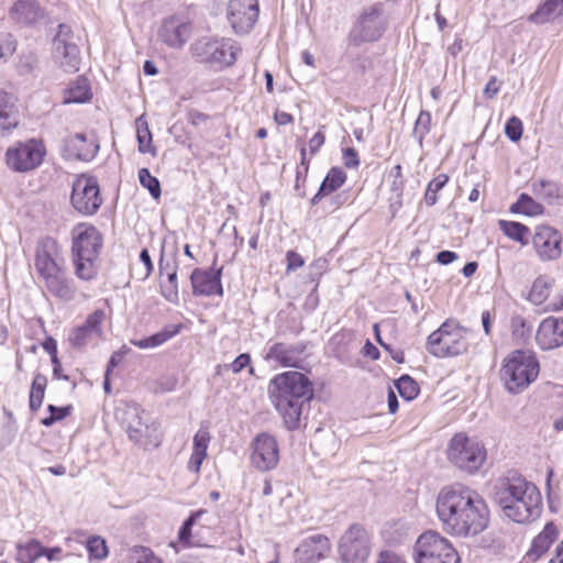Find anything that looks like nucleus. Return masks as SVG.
<instances>
[{
	"instance_id": "nucleus-1",
	"label": "nucleus",
	"mask_w": 563,
	"mask_h": 563,
	"mask_svg": "<svg viewBox=\"0 0 563 563\" xmlns=\"http://www.w3.org/2000/svg\"><path fill=\"white\" fill-rule=\"evenodd\" d=\"M435 510L443 528L459 537L477 536L489 521L484 498L462 484L443 487L438 494Z\"/></svg>"
},
{
	"instance_id": "nucleus-2",
	"label": "nucleus",
	"mask_w": 563,
	"mask_h": 563,
	"mask_svg": "<svg viewBox=\"0 0 563 563\" xmlns=\"http://www.w3.org/2000/svg\"><path fill=\"white\" fill-rule=\"evenodd\" d=\"M313 395L311 380L296 371L277 374L268 384V396L288 430L299 427L302 407Z\"/></svg>"
},
{
	"instance_id": "nucleus-3",
	"label": "nucleus",
	"mask_w": 563,
	"mask_h": 563,
	"mask_svg": "<svg viewBox=\"0 0 563 563\" xmlns=\"http://www.w3.org/2000/svg\"><path fill=\"white\" fill-rule=\"evenodd\" d=\"M494 501L505 517L517 523L534 521L542 510V498L538 487L521 476L500 479L495 486Z\"/></svg>"
},
{
	"instance_id": "nucleus-4",
	"label": "nucleus",
	"mask_w": 563,
	"mask_h": 563,
	"mask_svg": "<svg viewBox=\"0 0 563 563\" xmlns=\"http://www.w3.org/2000/svg\"><path fill=\"white\" fill-rule=\"evenodd\" d=\"M34 269L44 288L54 297L71 301L77 287L67 274L62 246L52 236L37 241L34 254Z\"/></svg>"
},
{
	"instance_id": "nucleus-5",
	"label": "nucleus",
	"mask_w": 563,
	"mask_h": 563,
	"mask_svg": "<svg viewBox=\"0 0 563 563\" xmlns=\"http://www.w3.org/2000/svg\"><path fill=\"white\" fill-rule=\"evenodd\" d=\"M102 247V235L93 225L80 224L73 230L71 258L79 279L97 276L96 261Z\"/></svg>"
},
{
	"instance_id": "nucleus-6",
	"label": "nucleus",
	"mask_w": 563,
	"mask_h": 563,
	"mask_svg": "<svg viewBox=\"0 0 563 563\" xmlns=\"http://www.w3.org/2000/svg\"><path fill=\"white\" fill-rule=\"evenodd\" d=\"M539 362L529 351L517 350L504 361L500 375L509 393L526 389L539 375Z\"/></svg>"
},
{
	"instance_id": "nucleus-7",
	"label": "nucleus",
	"mask_w": 563,
	"mask_h": 563,
	"mask_svg": "<svg viewBox=\"0 0 563 563\" xmlns=\"http://www.w3.org/2000/svg\"><path fill=\"white\" fill-rule=\"evenodd\" d=\"M241 52L238 43L231 38L203 37L191 45L194 57L211 68L221 70L232 66Z\"/></svg>"
},
{
	"instance_id": "nucleus-8",
	"label": "nucleus",
	"mask_w": 563,
	"mask_h": 563,
	"mask_svg": "<svg viewBox=\"0 0 563 563\" xmlns=\"http://www.w3.org/2000/svg\"><path fill=\"white\" fill-rule=\"evenodd\" d=\"M470 334L471 330L448 320L428 336V350L437 357L461 355L468 349Z\"/></svg>"
},
{
	"instance_id": "nucleus-9",
	"label": "nucleus",
	"mask_w": 563,
	"mask_h": 563,
	"mask_svg": "<svg viewBox=\"0 0 563 563\" xmlns=\"http://www.w3.org/2000/svg\"><path fill=\"white\" fill-rule=\"evenodd\" d=\"M446 453L450 463L468 474L477 472L487 456L484 444L466 433H456L451 439Z\"/></svg>"
},
{
	"instance_id": "nucleus-10",
	"label": "nucleus",
	"mask_w": 563,
	"mask_h": 563,
	"mask_svg": "<svg viewBox=\"0 0 563 563\" xmlns=\"http://www.w3.org/2000/svg\"><path fill=\"white\" fill-rule=\"evenodd\" d=\"M123 426L129 439L139 446L150 450L161 444L158 424L141 407L132 405L124 410Z\"/></svg>"
},
{
	"instance_id": "nucleus-11",
	"label": "nucleus",
	"mask_w": 563,
	"mask_h": 563,
	"mask_svg": "<svg viewBox=\"0 0 563 563\" xmlns=\"http://www.w3.org/2000/svg\"><path fill=\"white\" fill-rule=\"evenodd\" d=\"M387 24L388 18L384 4L380 2L371 4L361 12L349 33L347 40L354 46L377 41L386 31Z\"/></svg>"
},
{
	"instance_id": "nucleus-12",
	"label": "nucleus",
	"mask_w": 563,
	"mask_h": 563,
	"mask_svg": "<svg viewBox=\"0 0 563 563\" xmlns=\"http://www.w3.org/2000/svg\"><path fill=\"white\" fill-rule=\"evenodd\" d=\"M46 146L42 140L18 141L9 146L4 154L8 168L14 173H30L38 168L45 156Z\"/></svg>"
},
{
	"instance_id": "nucleus-13",
	"label": "nucleus",
	"mask_w": 563,
	"mask_h": 563,
	"mask_svg": "<svg viewBox=\"0 0 563 563\" xmlns=\"http://www.w3.org/2000/svg\"><path fill=\"white\" fill-rule=\"evenodd\" d=\"M338 552L341 563H367L372 552V539L367 530L354 523L341 536Z\"/></svg>"
},
{
	"instance_id": "nucleus-14",
	"label": "nucleus",
	"mask_w": 563,
	"mask_h": 563,
	"mask_svg": "<svg viewBox=\"0 0 563 563\" xmlns=\"http://www.w3.org/2000/svg\"><path fill=\"white\" fill-rule=\"evenodd\" d=\"M53 58L66 73L73 74L79 70L80 52L74 41V33L67 24L58 25L57 34L53 40Z\"/></svg>"
},
{
	"instance_id": "nucleus-15",
	"label": "nucleus",
	"mask_w": 563,
	"mask_h": 563,
	"mask_svg": "<svg viewBox=\"0 0 563 563\" xmlns=\"http://www.w3.org/2000/svg\"><path fill=\"white\" fill-rule=\"evenodd\" d=\"M70 201L79 213L95 214L102 203L97 179L86 175L78 176L73 183Z\"/></svg>"
},
{
	"instance_id": "nucleus-16",
	"label": "nucleus",
	"mask_w": 563,
	"mask_h": 563,
	"mask_svg": "<svg viewBox=\"0 0 563 563\" xmlns=\"http://www.w3.org/2000/svg\"><path fill=\"white\" fill-rule=\"evenodd\" d=\"M260 14L257 0H230L228 21L236 34H246L255 25Z\"/></svg>"
},
{
	"instance_id": "nucleus-17",
	"label": "nucleus",
	"mask_w": 563,
	"mask_h": 563,
	"mask_svg": "<svg viewBox=\"0 0 563 563\" xmlns=\"http://www.w3.org/2000/svg\"><path fill=\"white\" fill-rule=\"evenodd\" d=\"M279 462V449L276 439L268 433L258 434L252 443L251 463L262 472L274 470Z\"/></svg>"
},
{
	"instance_id": "nucleus-18",
	"label": "nucleus",
	"mask_w": 563,
	"mask_h": 563,
	"mask_svg": "<svg viewBox=\"0 0 563 563\" xmlns=\"http://www.w3.org/2000/svg\"><path fill=\"white\" fill-rule=\"evenodd\" d=\"M306 350L307 343L305 342H275L267 346L264 360L266 362H274L283 367H300Z\"/></svg>"
},
{
	"instance_id": "nucleus-19",
	"label": "nucleus",
	"mask_w": 563,
	"mask_h": 563,
	"mask_svg": "<svg viewBox=\"0 0 563 563\" xmlns=\"http://www.w3.org/2000/svg\"><path fill=\"white\" fill-rule=\"evenodd\" d=\"M424 563H460L457 552L434 531H424Z\"/></svg>"
},
{
	"instance_id": "nucleus-20",
	"label": "nucleus",
	"mask_w": 563,
	"mask_h": 563,
	"mask_svg": "<svg viewBox=\"0 0 563 563\" xmlns=\"http://www.w3.org/2000/svg\"><path fill=\"white\" fill-rule=\"evenodd\" d=\"M99 151V144L95 135L87 136L84 133H76L64 140L63 156L66 159L90 162Z\"/></svg>"
},
{
	"instance_id": "nucleus-21",
	"label": "nucleus",
	"mask_w": 563,
	"mask_h": 563,
	"mask_svg": "<svg viewBox=\"0 0 563 563\" xmlns=\"http://www.w3.org/2000/svg\"><path fill=\"white\" fill-rule=\"evenodd\" d=\"M191 34V25L180 16L165 19L158 29V38L172 48H181Z\"/></svg>"
},
{
	"instance_id": "nucleus-22",
	"label": "nucleus",
	"mask_w": 563,
	"mask_h": 563,
	"mask_svg": "<svg viewBox=\"0 0 563 563\" xmlns=\"http://www.w3.org/2000/svg\"><path fill=\"white\" fill-rule=\"evenodd\" d=\"M331 550L330 540L320 533L307 537L295 549L296 563H313L323 559Z\"/></svg>"
},
{
	"instance_id": "nucleus-23",
	"label": "nucleus",
	"mask_w": 563,
	"mask_h": 563,
	"mask_svg": "<svg viewBox=\"0 0 563 563\" xmlns=\"http://www.w3.org/2000/svg\"><path fill=\"white\" fill-rule=\"evenodd\" d=\"M223 267H220L216 271H202L200 268H195L190 275V282L192 286V294L195 296H212V295H223V288L221 285V276H222Z\"/></svg>"
},
{
	"instance_id": "nucleus-24",
	"label": "nucleus",
	"mask_w": 563,
	"mask_h": 563,
	"mask_svg": "<svg viewBox=\"0 0 563 563\" xmlns=\"http://www.w3.org/2000/svg\"><path fill=\"white\" fill-rule=\"evenodd\" d=\"M533 245L542 260H555L561 255V235L551 227H538Z\"/></svg>"
},
{
	"instance_id": "nucleus-25",
	"label": "nucleus",
	"mask_w": 563,
	"mask_h": 563,
	"mask_svg": "<svg viewBox=\"0 0 563 563\" xmlns=\"http://www.w3.org/2000/svg\"><path fill=\"white\" fill-rule=\"evenodd\" d=\"M536 340L542 350H552L563 345V318L544 319L537 331Z\"/></svg>"
},
{
	"instance_id": "nucleus-26",
	"label": "nucleus",
	"mask_w": 563,
	"mask_h": 563,
	"mask_svg": "<svg viewBox=\"0 0 563 563\" xmlns=\"http://www.w3.org/2000/svg\"><path fill=\"white\" fill-rule=\"evenodd\" d=\"M16 97L12 92L0 89V133L10 134L20 124V111Z\"/></svg>"
},
{
	"instance_id": "nucleus-27",
	"label": "nucleus",
	"mask_w": 563,
	"mask_h": 563,
	"mask_svg": "<svg viewBox=\"0 0 563 563\" xmlns=\"http://www.w3.org/2000/svg\"><path fill=\"white\" fill-rule=\"evenodd\" d=\"M104 312L96 310L88 316L85 323L76 329L69 335V342L74 347L86 346L93 334L100 332V324L103 320Z\"/></svg>"
},
{
	"instance_id": "nucleus-28",
	"label": "nucleus",
	"mask_w": 563,
	"mask_h": 563,
	"mask_svg": "<svg viewBox=\"0 0 563 563\" xmlns=\"http://www.w3.org/2000/svg\"><path fill=\"white\" fill-rule=\"evenodd\" d=\"M43 16L37 0H18L10 9V18L19 23L32 24Z\"/></svg>"
},
{
	"instance_id": "nucleus-29",
	"label": "nucleus",
	"mask_w": 563,
	"mask_h": 563,
	"mask_svg": "<svg viewBox=\"0 0 563 563\" xmlns=\"http://www.w3.org/2000/svg\"><path fill=\"white\" fill-rule=\"evenodd\" d=\"M346 180V174L339 167H332L320 185L317 194L311 198V205H318L325 196L339 189Z\"/></svg>"
},
{
	"instance_id": "nucleus-30",
	"label": "nucleus",
	"mask_w": 563,
	"mask_h": 563,
	"mask_svg": "<svg viewBox=\"0 0 563 563\" xmlns=\"http://www.w3.org/2000/svg\"><path fill=\"white\" fill-rule=\"evenodd\" d=\"M559 531L553 522L547 523L543 530L533 539L528 556L532 558L533 561L538 560L549 550L550 545L556 540Z\"/></svg>"
},
{
	"instance_id": "nucleus-31",
	"label": "nucleus",
	"mask_w": 563,
	"mask_h": 563,
	"mask_svg": "<svg viewBox=\"0 0 563 563\" xmlns=\"http://www.w3.org/2000/svg\"><path fill=\"white\" fill-rule=\"evenodd\" d=\"M180 330L181 324H168L162 331L153 335L131 340V344L142 350L154 349L176 336Z\"/></svg>"
},
{
	"instance_id": "nucleus-32",
	"label": "nucleus",
	"mask_w": 563,
	"mask_h": 563,
	"mask_svg": "<svg viewBox=\"0 0 563 563\" xmlns=\"http://www.w3.org/2000/svg\"><path fill=\"white\" fill-rule=\"evenodd\" d=\"M91 98L89 82L84 77H78L66 90V103H82Z\"/></svg>"
},
{
	"instance_id": "nucleus-33",
	"label": "nucleus",
	"mask_w": 563,
	"mask_h": 563,
	"mask_svg": "<svg viewBox=\"0 0 563 563\" xmlns=\"http://www.w3.org/2000/svg\"><path fill=\"white\" fill-rule=\"evenodd\" d=\"M563 14V0H547L530 15L534 23H544Z\"/></svg>"
},
{
	"instance_id": "nucleus-34",
	"label": "nucleus",
	"mask_w": 563,
	"mask_h": 563,
	"mask_svg": "<svg viewBox=\"0 0 563 563\" xmlns=\"http://www.w3.org/2000/svg\"><path fill=\"white\" fill-rule=\"evenodd\" d=\"M44 547L41 543L32 539L24 544L19 543L16 545L15 560L19 563H34L37 559L43 556Z\"/></svg>"
},
{
	"instance_id": "nucleus-35",
	"label": "nucleus",
	"mask_w": 563,
	"mask_h": 563,
	"mask_svg": "<svg viewBox=\"0 0 563 563\" xmlns=\"http://www.w3.org/2000/svg\"><path fill=\"white\" fill-rule=\"evenodd\" d=\"M553 280L548 276H539L532 284L528 299L534 305L543 303L552 289Z\"/></svg>"
},
{
	"instance_id": "nucleus-36",
	"label": "nucleus",
	"mask_w": 563,
	"mask_h": 563,
	"mask_svg": "<svg viewBox=\"0 0 563 563\" xmlns=\"http://www.w3.org/2000/svg\"><path fill=\"white\" fill-rule=\"evenodd\" d=\"M46 385V376L41 373H37L33 378L29 396V407L31 411H37L41 408L45 395Z\"/></svg>"
},
{
	"instance_id": "nucleus-37",
	"label": "nucleus",
	"mask_w": 563,
	"mask_h": 563,
	"mask_svg": "<svg viewBox=\"0 0 563 563\" xmlns=\"http://www.w3.org/2000/svg\"><path fill=\"white\" fill-rule=\"evenodd\" d=\"M512 212L521 213L528 217H534L543 213V206L530 196L521 194L517 202L510 208Z\"/></svg>"
},
{
	"instance_id": "nucleus-38",
	"label": "nucleus",
	"mask_w": 563,
	"mask_h": 563,
	"mask_svg": "<svg viewBox=\"0 0 563 563\" xmlns=\"http://www.w3.org/2000/svg\"><path fill=\"white\" fill-rule=\"evenodd\" d=\"M136 137L139 143V151L143 154L151 153L152 155H156V148L152 145V133L150 131L148 124L145 121H137V131Z\"/></svg>"
},
{
	"instance_id": "nucleus-39",
	"label": "nucleus",
	"mask_w": 563,
	"mask_h": 563,
	"mask_svg": "<svg viewBox=\"0 0 563 563\" xmlns=\"http://www.w3.org/2000/svg\"><path fill=\"white\" fill-rule=\"evenodd\" d=\"M38 67V57L35 52H22L15 65L16 71L21 76L31 75Z\"/></svg>"
},
{
	"instance_id": "nucleus-40",
	"label": "nucleus",
	"mask_w": 563,
	"mask_h": 563,
	"mask_svg": "<svg viewBox=\"0 0 563 563\" xmlns=\"http://www.w3.org/2000/svg\"><path fill=\"white\" fill-rule=\"evenodd\" d=\"M499 228L505 235L518 242H523L529 234V229L526 225L515 221L500 220Z\"/></svg>"
},
{
	"instance_id": "nucleus-41",
	"label": "nucleus",
	"mask_w": 563,
	"mask_h": 563,
	"mask_svg": "<svg viewBox=\"0 0 563 563\" xmlns=\"http://www.w3.org/2000/svg\"><path fill=\"white\" fill-rule=\"evenodd\" d=\"M395 386L405 400H412L419 394L418 384L408 375H402L395 380Z\"/></svg>"
},
{
	"instance_id": "nucleus-42",
	"label": "nucleus",
	"mask_w": 563,
	"mask_h": 563,
	"mask_svg": "<svg viewBox=\"0 0 563 563\" xmlns=\"http://www.w3.org/2000/svg\"><path fill=\"white\" fill-rule=\"evenodd\" d=\"M207 511L199 509L190 514V516L184 521L178 531V540L183 544H189L191 538V529L194 525L200 519Z\"/></svg>"
},
{
	"instance_id": "nucleus-43",
	"label": "nucleus",
	"mask_w": 563,
	"mask_h": 563,
	"mask_svg": "<svg viewBox=\"0 0 563 563\" xmlns=\"http://www.w3.org/2000/svg\"><path fill=\"white\" fill-rule=\"evenodd\" d=\"M139 181L144 188L148 190L154 199L161 197V184L156 177L151 175L147 168H141L139 170Z\"/></svg>"
},
{
	"instance_id": "nucleus-44",
	"label": "nucleus",
	"mask_w": 563,
	"mask_h": 563,
	"mask_svg": "<svg viewBox=\"0 0 563 563\" xmlns=\"http://www.w3.org/2000/svg\"><path fill=\"white\" fill-rule=\"evenodd\" d=\"M18 42L11 33H0V63H7L15 53Z\"/></svg>"
},
{
	"instance_id": "nucleus-45",
	"label": "nucleus",
	"mask_w": 563,
	"mask_h": 563,
	"mask_svg": "<svg viewBox=\"0 0 563 563\" xmlns=\"http://www.w3.org/2000/svg\"><path fill=\"white\" fill-rule=\"evenodd\" d=\"M448 180L449 177L445 174H440L429 183L428 188L424 191V201L429 206H433L438 202L437 192L445 186Z\"/></svg>"
},
{
	"instance_id": "nucleus-46",
	"label": "nucleus",
	"mask_w": 563,
	"mask_h": 563,
	"mask_svg": "<svg viewBox=\"0 0 563 563\" xmlns=\"http://www.w3.org/2000/svg\"><path fill=\"white\" fill-rule=\"evenodd\" d=\"M71 409H73L71 406L57 407L54 405H48L47 410H48L49 415L47 417L43 418L41 420V423L44 427H51L55 422L60 421L64 418H66L70 413Z\"/></svg>"
},
{
	"instance_id": "nucleus-47",
	"label": "nucleus",
	"mask_w": 563,
	"mask_h": 563,
	"mask_svg": "<svg viewBox=\"0 0 563 563\" xmlns=\"http://www.w3.org/2000/svg\"><path fill=\"white\" fill-rule=\"evenodd\" d=\"M210 433L208 429L200 428L192 440V453L207 457V450L210 442Z\"/></svg>"
},
{
	"instance_id": "nucleus-48",
	"label": "nucleus",
	"mask_w": 563,
	"mask_h": 563,
	"mask_svg": "<svg viewBox=\"0 0 563 563\" xmlns=\"http://www.w3.org/2000/svg\"><path fill=\"white\" fill-rule=\"evenodd\" d=\"M86 549L90 556L95 559H103L108 554L107 545L100 537H91L87 540Z\"/></svg>"
},
{
	"instance_id": "nucleus-49",
	"label": "nucleus",
	"mask_w": 563,
	"mask_h": 563,
	"mask_svg": "<svg viewBox=\"0 0 563 563\" xmlns=\"http://www.w3.org/2000/svg\"><path fill=\"white\" fill-rule=\"evenodd\" d=\"M511 330L516 338L525 339L532 333V324H530L523 317L515 316L511 319Z\"/></svg>"
},
{
	"instance_id": "nucleus-50",
	"label": "nucleus",
	"mask_w": 563,
	"mask_h": 563,
	"mask_svg": "<svg viewBox=\"0 0 563 563\" xmlns=\"http://www.w3.org/2000/svg\"><path fill=\"white\" fill-rule=\"evenodd\" d=\"M327 265H328L327 260H324L322 257L314 260L309 265L308 279L311 283H316L314 289L318 287L319 279L323 275V273L325 272Z\"/></svg>"
},
{
	"instance_id": "nucleus-51",
	"label": "nucleus",
	"mask_w": 563,
	"mask_h": 563,
	"mask_svg": "<svg viewBox=\"0 0 563 563\" xmlns=\"http://www.w3.org/2000/svg\"><path fill=\"white\" fill-rule=\"evenodd\" d=\"M522 130V122L517 117H511L505 126V133L507 137L512 142H517L521 139Z\"/></svg>"
},
{
	"instance_id": "nucleus-52",
	"label": "nucleus",
	"mask_w": 563,
	"mask_h": 563,
	"mask_svg": "<svg viewBox=\"0 0 563 563\" xmlns=\"http://www.w3.org/2000/svg\"><path fill=\"white\" fill-rule=\"evenodd\" d=\"M251 364V356L247 353H242L229 365H225V367L230 368L234 374H238L242 372L244 368L250 367L249 372L250 374H253L254 368L250 366Z\"/></svg>"
},
{
	"instance_id": "nucleus-53",
	"label": "nucleus",
	"mask_w": 563,
	"mask_h": 563,
	"mask_svg": "<svg viewBox=\"0 0 563 563\" xmlns=\"http://www.w3.org/2000/svg\"><path fill=\"white\" fill-rule=\"evenodd\" d=\"M135 563H163L148 548L141 547L135 550Z\"/></svg>"
},
{
	"instance_id": "nucleus-54",
	"label": "nucleus",
	"mask_w": 563,
	"mask_h": 563,
	"mask_svg": "<svg viewBox=\"0 0 563 563\" xmlns=\"http://www.w3.org/2000/svg\"><path fill=\"white\" fill-rule=\"evenodd\" d=\"M286 262H287V267H286L287 273L295 272L305 265L303 257L300 254H298L296 251H292V250H290L286 253Z\"/></svg>"
},
{
	"instance_id": "nucleus-55",
	"label": "nucleus",
	"mask_w": 563,
	"mask_h": 563,
	"mask_svg": "<svg viewBox=\"0 0 563 563\" xmlns=\"http://www.w3.org/2000/svg\"><path fill=\"white\" fill-rule=\"evenodd\" d=\"M162 296L170 303H178L179 301V291L178 285L165 283L161 285Z\"/></svg>"
},
{
	"instance_id": "nucleus-56",
	"label": "nucleus",
	"mask_w": 563,
	"mask_h": 563,
	"mask_svg": "<svg viewBox=\"0 0 563 563\" xmlns=\"http://www.w3.org/2000/svg\"><path fill=\"white\" fill-rule=\"evenodd\" d=\"M343 164L347 168L358 167V165H360L358 155L353 147L343 148Z\"/></svg>"
},
{
	"instance_id": "nucleus-57",
	"label": "nucleus",
	"mask_w": 563,
	"mask_h": 563,
	"mask_svg": "<svg viewBox=\"0 0 563 563\" xmlns=\"http://www.w3.org/2000/svg\"><path fill=\"white\" fill-rule=\"evenodd\" d=\"M325 136L321 131L314 133V135L309 141V150L310 154L314 155L319 148L324 144Z\"/></svg>"
},
{
	"instance_id": "nucleus-58",
	"label": "nucleus",
	"mask_w": 563,
	"mask_h": 563,
	"mask_svg": "<svg viewBox=\"0 0 563 563\" xmlns=\"http://www.w3.org/2000/svg\"><path fill=\"white\" fill-rule=\"evenodd\" d=\"M205 459H206V456H203V455L191 453V456H190V459L188 461V465H187L188 471H190L195 474H199Z\"/></svg>"
},
{
	"instance_id": "nucleus-59",
	"label": "nucleus",
	"mask_w": 563,
	"mask_h": 563,
	"mask_svg": "<svg viewBox=\"0 0 563 563\" xmlns=\"http://www.w3.org/2000/svg\"><path fill=\"white\" fill-rule=\"evenodd\" d=\"M500 89V85L498 84V80L496 77H492L488 82L486 84V87L484 89V93L487 98L492 99L494 98Z\"/></svg>"
},
{
	"instance_id": "nucleus-60",
	"label": "nucleus",
	"mask_w": 563,
	"mask_h": 563,
	"mask_svg": "<svg viewBox=\"0 0 563 563\" xmlns=\"http://www.w3.org/2000/svg\"><path fill=\"white\" fill-rule=\"evenodd\" d=\"M363 354L374 361L378 360L380 356L379 350L367 340L363 346Z\"/></svg>"
},
{
	"instance_id": "nucleus-61",
	"label": "nucleus",
	"mask_w": 563,
	"mask_h": 563,
	"mask_svg": "<svg viewBox=\"0 0 563 563\" xmlns=\"http://www.w3.org/2000/svg\"><path fill=\"white\" fill-rule=\"evenodd\" d=\"M457 258V254L452 251H441L437 254V261L440 264L448 265Z\"/></svg>"
},
{
	"instance_id": "nucleus-62",
	"label": "nucleus",
	"mask_w": 563,
	"mask_h": 563,
	"mask_svg": "<svg viewBox=\"0 0 563 563\" xmlns=\"http://www.w3.org/2000/svg\"><path fill=\"white\" fill-rule=\"evenodd\" d=\"M140 260L141 262L145 265V268H146V273H145V276H150L154 269V266H153V263H152V260H151V255L148 253V251L146 249H143L140 253Z\"/></svg>"
},
{
	"instance_id": "nucleus-63",
	"label": "nucleus",
	"mask_w": 563,
	"mask_h": 563,
	"mask_svg": "<svg viewBox=\"0 0 563 563\" xmlns=\"http://www.w3.org/2000/svg\"><path fill=\"white\" fill-rule=\"evenodd\" d=\"M123 352L121 351H115L111 354L110 356V360L108 362V365H107V375H110L111 371L118 366V364L121 362L122 357H123Z\"/></svg>"
},
{
	"instance_id": "nucleus-64",
	"label": "nucleus",
	"mask_w": 563,
	"mask_h": 563,
	"mask_svg": "<svg viewBox=\"0 0 563 563\" xmlns=\"http://www.w3.org/2000/svg\"><path fill=\"white\" fill-rule=\"evenodd\" d=\"M377 563H406V562L401 558H399L393 553L382 552Z\"/></svg>"
}]
</instances>
